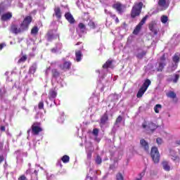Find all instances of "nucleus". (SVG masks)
Returning <instances> with one entry per match:
<instances>
[{"label":"nucleus","instance_id":"f257e3e1","mask_svg":"<svg viewBox=\"0 0 180 180\" xmlns=\"http://www.w3.org/2000/svg\"><path fill=\"white\" fill-rule=\"evenodd\" d=\"M32 23V16L28 15L25 18L22 22L19 25L18 24H12L11 26L10 32L13 34H20L26 32L29 29V25Z\"/></svg>","mask_w":180,"mask_h":180},{"label":"nucleus","instance_id":"f03ea898","mask_svg":"<svg viewBox=\"0 0 180 180\" xmlns=\"http://www.w3.org/2000/svg\"><path fill=\"white\" fill-rule=\"evenodd\" d=\"M109 68H113V60H108L105 62V63L103 65L102 70H96V72H98V86H101L102 84V79L106 77V74H108V71H109Z\"/></svg>","mask_w":180,"mask_h":180},{"label":"nucleus","instance_id":"7ed1b4c3","mask_svg":"<svg viewBox=\"0 0 180 180\" xmlns=\"http://www.w3.org/2000/svg\"><path fill=\"white\" fill-rule=\"evenodd\" d=\"M56 67H51V84L53 86L56 84V82L59 84L60 86H63V79H61L62 74L58 71Z\"/></svg>","mask_w":180,"mask_h":180},{"label":"nucleus","instance_id":"20e7f679","mask_svg":"<svg viewBox=\"0 0 180 180\" xmlns=\"http://www.w3.org/2000/svg\"><path fill=\"white\" fill-rule=\"evenodd\" d=\"M71 65H72V63H71L70 61H66L65 58H62L60 61H55L51 63V67H58L62 70V71L65 72L70 70Z\"/></svg>","mask_w":180,"mask_h":180},{"label":"nucleus","instance_id":"39448f33","mask_svg":"<svg viewBox=\"0 0 180 180\" xmlns=\"http://www.w3.org/2000/svg\"><path fill=\"white\" fill-rule=\"evenodd\" d=\"M16 158L17 167L23 165V157H27V152H24L22 149H18L14 152Z\"/></svg>","mask_w":180,"mask_h":180},{"label":"nucleus","instance_id":"423d86ee","mask_svg":"<svg viewBox=\"0 0 180 180\" xmlns=\"http://www.w3.org/2000/svg\"><path fill=\"white\" fill-rule=\"evenodd\" d=\"M141 9H143V2H139L134 4L131 12V18L134 19V18L140 16V14L141 13Z\"/></svg>","mask_w":180,"mask_h":180},{"label":"nucleus","instance_id":"0eeeda50","mask_svg":"<svg viewBox=\"0 0 180 180\" xmlns=\"http://www.w3.org/2000/svg\"><path fill=\"white\" fill-rule=\"evenodd\" d=\"M40 131H43V129L40 127V122H34L32 125V129L27 130V139H29V136H30V133H32V136H37Z\"/></svg>","mask_w":180,"mask_h":180},{"label":"nucleus","instance_id":"6e6552de","mask_svg":"<svg viewBox=\"0 0 180 180\" xmlns=\"http://www.w3.org/2000/svg\"><path fill=\"white\" fill-rule=\"evenodd\" d=\"M150 157L154 164H158V162H160V158H161V155L158 151V148L155 146L152 147L150 150Z\"/></svg>","mask_w":180,"mask_h":180},{"label":"nucleus","instance_id":"1a4fd4ad","mask_svg":"<svg viewBox=\"0 0 180 180\" xmlns=\"http://www.w3.org/2000/svg\"><path fill=\"white\" fill-rule=\"evenodd\" d=\"M158 128V126L153 122L145 121L142 124V129H145L146 131H155Z\"/></svg>","mask_w":180,"mask_h":180},{"label":"nucleus","instance_id":"9d476101","mask_svg":"<svg viewBox=\"0 0 180 180\" xmlns=\"http://www.w3.org/2000/svg\"><path fill=\"white\" fill-rule=\"evenodd\" d=\"M46 40L47 41H53L57 37H60V34L57 32V26L53 30H50L46 34Z\"/></svg>","mask_w":180,"mask_h":180},{"label":"nucleus","instance_id":"9b49d317","mask_svg":"<svg viewBox=\"0 0 180 180\" xmlns=\"http://www.w3.org/2000/svg\"><path fill=\"white\" fill-rule=\"evenodd\" d=\"M85 148L87 155V162H86V164H91V159L92 158V151H94V148H92V143L91 142H86Z\"/></svg>","mask_w":180,"mask_h":180},{"label":"nucleus","instance_id":"f8f14e48","mask_svg":"<svg viewBox=\"0 0 180 180\" xmlns=\"http://www.w3.org/2000/svg\"><path fill=\"white\" fill-rule=\"evenodd\" d=\"M134 54L136 58H139V60H142V58H144L146 54H147V51H144L142 47L140 46H136L134 49Z\"/></svg>","mask_w":180,"mask_h":180},{"label":"nucleus","instance_id":"ddd939ff","mask_svg":"<svg viewBox=\"0 0 180 180\" xmlns=\"http://www.w3.org/2000/svg\"><path fill=\"white\" fill-rule=\"evenodd\" d=\"M76 31L79 37H82L84 34H86V27L84 25V23L80 22L79 23Z\"/></svg>","mask_w":180,"mask_h":180},{"label":"nucleus","instance_id":"4468645a","mask_svg":"<svg viewBox=\"0 0 180 180\" xmlns=\"http://www.w3.org/2000/svg\"><path fill=\"white\" fill-rule=\"evenodd\" d=\"M57 86H55V87L50 89L49 93V102H54L56 101V98H57Z\"/></svg>","mask_w":180,"mask_h":180},{"label":"nucleus","instance_id":"2eb2a0df","mask_svg":"<svg viewBox=\"0 0 180 180\" xmlns=\"http://www.w3.org/2000/svg\"><path fill=\"white\" fill-rule=\"evenodd\" d=\"M113 9H115L120 15H123L126 6L120 2L115 3L112 5Z\"/></svg>","mask_w":180,"mask_h":180},{"label":"nucleus","instance_id":"dca6fc26","mask_svg":"<svg viewBox=\"0 0 180 180\" xmlns=\"http://www.w3.org/2000/svg\"><path fill=\"white\" fill-rule=\"evenodd\" d=\"M32 169H28L25 174L26 175H30L31 176V180H39L38 177H37V174H38V171L37 170H34V172H32Z\"/></svg>","mask_w":180,"mask_h":180},{"label":"nucleus","instance_id":"f3484780","mask_svg":"<svg viewBox=\"0 0 180 180\" xmlns=\"http://www.w3.org/2000/svg\"><path fill=\"white\" fill-rule=\"evenodd\" d=\"M145 72L147 74H149V75H153V74L155 72V68H154V65H153V63H148L145 67Z\"/></svg>","mask_w":180,"mask_h":180},{"label":"nucleus","instance_id":"a211bd4d","mask_svg":"<svg viewBox=\"0 0 180 180\" xmlns=\"http://www.w3.org/2000/svg\"><path fill=\"white\" fill-rule=\"evenodd\" d=\"M140 145H141V147L144 150V151H146V153H148V151L150 150V145L148 144V142H147V141H146L143 139H141Z\"/></svg>","mask_w":180,"mask_h":180},{"label":"nucleus","instance_id":"6ab92c4d","mask_svg":"<svg viewBox=\"0 0 180 180\" xmlns=\"http://www.w3.org/2000/svg\"><path fill=\"white\" fill-rule=\"evenodd\" d=\"M65 18L70 25H74L75 23V19L74 18V16H72V14L71 13L68 12L65 14Z\"/></svg>","mask_w":180,"mask_h":180},{"label":"nucleus","instance_id":"aec40b11","mask_svg":"<svg viewBox=\"0 0 180 180\" xmlns=\"http://www.w3.org/2000/svg\"><path fill=\"white\" fill-rule=\"evenodd\" d=\"M11 18H12V13L8 12V13H4L1 15V20H3V22H6V20H11Z\"/></svg>","mask_w":180,"mask_h":180},{"label":"nucleus","instance_id":"412c9836","mask_svg":"<svg viewBox=\"0 0 180 180\" xmlns=\"http://www.w3.org/2000/svg\"><path fill=\"white\" fill-rule=\"evenodd\" d=\"M117 129H119V124H115V125L113 126V127L110 133V136H112L113 141H115V137L116 135V131H117Z\"/></svg>","mask_w":180,"mask_h":180},{"label":"nucleus","instance_id":"4be33fe9","mask_svg":"<svg viewBox=\"0 0 180 180\" xmlns=\"http://www.w3.org/2000/svg\"><path fill=\"white\" fill-rule=\"evenodd\" d=\"M82 60V52L81 51H77L75 52V61L79 63Z\"/></svg>","mask_w":180,"mask_h":180},{"label":"nucleus","instance_id":"5701e85b","mask_svg":"<svg viewBox=\"0 0 180 180\" xmlns=\"http://www.w3.org/2000/svg\"><path fill=\"white\" fill-rule=\"evenodd\" d=\"M151 85V80L146 79L143 85L141 86V88H143L145 91H147V89H148V86Z\"/></svg>","mask_w":180,"mask_h":180},{"label":"nucleus","instance_id":"b1692460","mask_svg":"<svg viewBox=\"0 0 180 180\" xmlns=\"http://www.w3.org/2000/svg\"><path fill=\"white\" fill-rule=\"evenodd\" d=\"M172 61L174 63V64H179L180 61V54L179 53H176L172 57Z\"/></svg>","mask_w":180,"mask_h":180},{"label":"nucleus","instance_id":"393cba45","mask_svg":"<svg viewBox=\"0 0 180 180\" xmlns=\"http://www.w3.org/2000/svg\"><path fill=\"white\" fill-rule=\"evenodd\" d=\"M36 70H37V65L34 63L29 69L28 74L32 75V74H34L36 72Z\"/></svg>","mask_w":180,"mask_h":180},{"label":"nucleus","instance_id":"a878e982","mask_svg":"<svg viewBox=\"0 0 180 180\" xmlns=\"http://www.w3.org/2000/svg\"><path fill=\"white\" fill-rule=\"evenodd\" d=\"M162 165L165 171H171V166H169V163L168 162L163 161L162 162Z\"/></svg>","mask_w":180,"mask_h":180},{"label":"nucleus","instance_id":"bb28decb","mask_svg":"<svg viewBox=\"0 0 180 180\" xmlns=\"http://www.w3.org/2000/svg\"><path fill=\"white\" fill-rule=\"evenodd\" d=\"M149 30L152 32L155 35L158 34L157 29L155 28V24L150 23L149 24Z\"/></svg>","mask_w":180,"mask_h":180},{"label":"nucleus","instance_id":"cd10ccee","mask_svg":"<svg viewBox=\"0 0 180 180\" xmlns=\"http://www.w3.org/2000/svg\"><path fill=\"white\" fill-rule=\"evenodd\" d=\"M55 14L53 16H56L57 19H61V9L60 8H56L54 10Z\"/></svg>","mask_w":180,"mask_h":180},{"label":"nucleus","instance_id":"c85d7f7f","mask_svg":"<svg viewBox=\"0 0 180 180\" xmlns=\"http://www.w3.org/2000/svg\"><path fill=\"white\" fill-rule=\"evenodd\" d=\"M33 81V78H32V75L27 74L25 75V79H24V82L25 84H29Z\"/></svg>","mask_w":180,"mask_h":180},{"label":"nucleus","instance_id":"c756f323","mask_svg":"<svg viewBox=\"0 0 180 180\" xmlns=\"http://www.w3.org/2000/svg\"><path fill=\"white\" fill-rule=\"evenodd\" d=\"M109 117H108V114L105 113L101 119V124H106V122H108Z\"/></svg>","mask_w":180,"mask_h":180},{"label":"nucleus","instance_id":"7c9ffc66","mask_svg":"<svg viewBox=\"0 0 180 180\" xmlns=\"http://www.w3.org/2000/svg\"><path fill=\"white\" fill-rule=\"evenodd\" d=\"M146 91L143 87H141L136 94V98H142L143 95L146 93Z\"/></svg>","mask_w":180,"mask_h":180},{"label":"nucleus","instance_id":"2f4dec72","mask_svg":"<svg viewBox=\"0 0 180 180\" xmlns=\"http://www.w3.org/2000/svg\"><path fill=\"white\" fill-rule=\"evenodd\" d=\"M49 100L46 101V105L49 107V108H53V106H54V105H56V106H58V105H60V103H57V101L53 100V103L52 102H49Z\"/></svg>","mask_w":180,"mask_h":180},{"label":"nucleus","instance_id":"473e14b6","mask_svg":"<svg viewBox=\"0 0 180 180\" xmlns=\"http://www.w3.org/2000/svg\"><path fill=\"white\" fill-rule=\"evenodd\" d=\"M6 89L5 88H0V99L2 101L4 99L5 95H6Z\"/></svg>","mask_w":180,"mask_h":180},{"label":"nucleus","instance_id":"72a5a7b5","mask_svg":"<svg viewBox=\"0 0 180 180\" xmlns=\"http://www.w3.org/2000/svg\"><path fill=\"white\" fill-rule=\"evenodd\" d=\"M165 65H167L165 62H160L159 63V67L157 68V71L158 72L162 71V70H164V67H165Z\"/></svg>","mask_w":180,"mask_h":180},{"label":"nucleus","instance_id":"f704fd0d","mask_svg":"<svg viewBox=\"0 0 180 180\" xmlns=\"http://www.w3.org/2000/svg\"><path fill=\"white\" fill-rule=\"evenodd\" d=\"M142 25L141 24H139L138 25H136V28L134 29L133 34H139V33L140 32V30H141V27H142Z\"/></svg>","mask_w":180,"mask_h":180},{"label":"nucleus","instance_id":"c9c22d12","mask_svg":"<svg viewBox=\"0 0 180 180\" xmlns=\"http://www.w3.org/2000/svg\"><path fill=\"white\" fill-rule=\"evenodd\" d=\"M61 161L64 162V164H68L70 162V156L65 155L61 158Z\"/></svg>","mask_w":180,"mask_h":180},{"label":"nucleus","instance_id":"e433bc0d","mask_svg":"<svg viewBox=\"0 0 180 180\" xmlns=\"http://www.w3.org/2000/svg\"><path fill=\"white\" fill-rule=\"evenodd\" d=\"M88 25L89 27H91V29H96V27H98V24L92 20L89 22Z\"/></svg>","mask_w":180,"mask_h":180},{"label":"nucleus","instance_id":"4c0bfd02","mask_svg":"<svg viewBox=\"0 0 180 180\" xmlns=\"http://www.w3.org/2000/svg\"><path fill=\"white\" fill-rule=\"evenodd\" d=\"M39 33V27L37 26H34L31 30V34L32 36H36Z\"/></svg>","mask_w":180,"mask_h":180},{"label":"nucleus","instance_id":"58836bf2","mask_svg":"<svg viewBox=\"0 0 180 180\" xmlns=\"http://www.w3.org/2000/svg\"><path fill=\"white\" fill-rule=\"evenodd\" d=\"M167 96L168 98H172V99H175V98H176V94H175V92L174 91H169L167 94Z\"/></svg>","mask_w":180,"mask_h":180},{"label":"nucleus","instance_id":"ea45409f","mask_svg":"<svg viewBox=\"0 0 180 180\" xmlns=\"http://www.w3.org/2000/svg\"><path fill=\"white\" fill-rule=\"evenodd\" d=\"M166 4H167L166 0H159L158 1V5H159V6H161L162 8H164V6H165Z\"/></svg>","mask_w":180,"mask_h":180},{"label":"nucleus","instance_id":"a19ab883","mask_svg":"<svg viewBox=\"0 0 180 180\" xmlns=\"http://www.w3.org/2000/svg\"><path fill=\"white\" fill-rule=\"evenodd\" d=\"M162 108V105H161L160 104H157L154 107V110H155V113H160V110L158 109H161Z\"/></svg>","mask_w":180,"mask_h":180},{"label":"nucleus","instance_id":"79ce46f5","mask_svg":"<svg viewBox=\"0 0 180 180\" xmlns=\"http://www.w3.org/2000/svg\"><path fill=\"white\" fill-rule=\"evenodd\" d=\"M26 60H27V56H23L18 60V64H20V63H25Z\"/></svg>","mask_w":180,"mask_h":180},{"label":"nucleus","instance_id":"37998d69","mask_svg":"<svg viewBox=\"0 0 180 180\" xmlns=\"http://www.w3.org/2000/svg\"><path fill=\"white\" fill-rule=\"evenodd\" d=\"M161 22L162 23H167L168 22V17L167 15H162L161 17Z\"/></svg>","mask_w":180,"mask_h":180},{"label":"nucleus","instance_id":"c03bdc74","mask_svg":"<svg viewBox=\"0 0 180 180\" xmlns=\"http://www.w3.org/2000/svg\"><path fill=\"white\" fill-rule=\"evenodd\" d=\"M174 78H173V82L174 84H176V82H178V80L179 79V75L178 74H174Z\"/></svg>","mask_w":180,"mask_h":180},{"label":"nucleus","instance_id":"a18cd8bd","mask_svg":"<svg viewBox=\"0 0 180 180\" xmlns=\"http://www.w3.org/2000/svg\"><path fill=\"white\" fill-rule=\"evenodd\" d=\"M43 113L37 112L34 117V119H36V120H37L38 119H43Z\"/></svg>","mask_w":180,"mask_h":180},{"label":"nucleus","instance_id":"49530a36","mask_svg":"<svg viewBox=\"0 0 180 180\" xmlns=\"http://www.w3.org/2000/svg\"><path fill=\"white\" fill-rule=\"evenodd\" d=\"M104 12L106 15H110L111 18H116V15L112 14L110 11H108V9H105Z\"/></svg>","mask_w":180,"mask_h":180},{"label":"nucleus","instance_id":"de8ad7c7","mask_svg":"<svg viewBox=\"0 0 180 180\" xmlns=\"http://www.w3.org/2000/svg\"><path fill=\"white\" fill-rule=\"evenodd\" d=\"M147 19H148V15H145V17L143 18V19L141 20V22H139V24L144 25V23H146V20H147Z\"/></svg>","mask_w":180,"mask_h":180},{"label":"nucleus","instance_id":"09e8293b","mask_svg":"<svg viewBox=\"0 0 180 180\" xmlns=\"http://www.w3.org/2000/svg\"><path fill=\"white\" fill-rule=\"evenodd\" d=\"M96 163L99 165L102 163V158H101V156L97 155L96 158Z\"/></svg>","mask_w":180,"mask_h":180},{"label":"nucleus","instance_id":"8fccbe9b","mask_svg":"<svg viewBox=\"0 0 180 180\" xmlns=\"http://www.w3.org/2000/svg\"><path fill=\"white\" fill-rule=\"evenodd\" d=\"M176 68H178V63H172L171 71H175Z\"/></svg>","mask_w":180,"mask_h":180},{"label":"nucleus","instance_id":"3c124183","mask_svg":"<svg viewBox=\"0 0 180 180\" xmlns=\"http://www.w3.org/2000/svg\"><path fill=\"white\" fill-rule=\"evenodd\" d=\"M55 47L60 51L63 49V44L58 43L56 44Z\"/></svg>","mask_w":180,"mask_h":180},{"label":"nucleus","instance_id":"603ef678","mask_svg":"<svg viewBox=\"0 0 180 180\" xmlns=\"http://www.w3.org/2000/svg\"><path fill=\"white\" fill-rule=\"evenodd\" d=\"M51 51L53 54H57V53H60V51H58V49L56 46L53 47L52 49H51Z\"/></svg>","mask_w":180,"mask_h":180},{"label":"nucleus","instance_id":"864d4df0","mask_svg":"<svg viewBox=\"0 0 180 180\" xmlns=\"http://www.w3.org/2000/svg\"><path fill=\"white\" fill-rule=\"evenodd\" d=\"M44 108V103L43 101H40L38 104V109L41 110Z\"/></svg>","mask_w":180,"mask_h":180},{"label":"nucleus","instance_id":"5fc2aeb1","mask_svg":"<svg viewBox=\"0 0 180 180\" xmlns=\"http://www.w3.org/2000/svg\"><path fill=\"white\" fill-rule=\"evenodd\" d=\"M116 179L117 180H123V175L122 174V173H118L116 176Z\"/></svg>","mask_w":180,"mask_h":180},{"label":"nucleus","instance_id":"6e6d98bb","mask_svg":"<svg viewBox=\"0 0 180 180\" xmlns=\"http://www.w3.org/2000/svg\"><path fill=\"white\" fill-rule=\"evenodd\" d=\"M122 120H123V118L122 117V116L119 115L116 120L115 124H119V123H120Z\"/></svg>","mask_w":180,"mask_h":180},{"label":"nucleus","instance_id":"4d7b16f0","mask_svg":"<svg viewBox=\"0 0 180 180\" xmlns=\"http://www.w3.org/2000/svg\"><path fill=\"white\" fill-rule=\"evenodd\" d=\"M58 123H64V116L61 115V116L58 119Z\"/></svg>","mask_w":180,"mask_h":180},{"label":"nucleus","instance_id":"13d9d810","mask_svg":"<svg viewBox=\"0 0 180 180\" xmlns=\"http://www.w3.org/2000/svg\"><path fill=\"white\" fill-rule=\"evenodd\" d=\"M156 143L158 144V146H161V144H162V139L157 138Z\"/></svg>","mask_w":180,"mask_h":180},{"label":"nucleus","instance_id":"bf43d9fd","mask_svg":"<svg viewBox=\"0 0 180 180\" xmlns=\"http://www.w3.org/2000/svg\"><path fill=\"white\" fill-rule=\"evenodd\" d=\"M4 12H5V8L4 6H2V4H0V16L2 15V13H4Z\"/></svg>","mask_w":180,"mask_h":180},{"label":"nucleus","instance_id":"052dcab7","mask_svg":"<svg viewBox=\"0 0 180 180\" xmlns=\"http://www.w3.org/2000/svg\"><path fill=\"white\" fill-rule=\"evenodd\" d=\"M93 134L94 135V136H98V134H99V130L98 129H94V130H93Z\"/></svg>","mask_w":180,"mask_h":180},{"label":"nucleus","instance_id":"680f3d73","mask_svg":"<svg viewBox=\"0 0 180 180\" xmlns=\"http://www.w3.org/2000/svg\"><path fill=\"white\" fill-rule=\"evenodd\" d=\"M6 157V155L5 154L0 155V164L5 160Z\"/></svg>","mask_w":180,"mask_h":180},{"label":"nucleus","instance_id":"e2e57ef3","mask_svg":"<svg viewBox=\"0 0 180 180\" xmlns=\"http://www.w3.org/2000/svg\"><path fill=\"white\" fill-rule=\"evenodd\" d=\"M51 68H51V67L48 68L46 70V71H45V75H46V77L49 76V73L50 72V70H51Z\"/></svg>","mask_w":180,"mask_h":180},{"label":"nucleus","instance_id":"0e129e2a","mask_svg":"<svg viewBox=\"0 0 180 180\" xmlns=\"http://www.w3.org/2000/svg\"><path fill=\"white\" fill-rule=\"evenodd\" d=\"M147 169V168H145L144 169H143V171L141 172V173H140V174H139V176H141V178L139 179H141V178H143V176H144V175H145V174H146V170Z\"/></svg>","mask_w":180,"mask_h":180},{"label":"nucleus","instance_id":"69168bd1","mask_svg":"<svg viewBox=\"0 0 180 180\" xmlns=\"http://www.w3.org/2000/svg\"><path fill=\"white\" fill-rule=\"evenodd\" d=\"M81 4H82V1H81V0H77L76 1V5H77V6H78V8H81Z\"/></svg>","mask_w":180,"mask_h":180},{"label":"nucleus","instance_id":"338daca9","mask_svg":"<svg viewBox=\"0 0 180 180\" xmlns=\"http://www.w3.org/2000/svg\"><path fill=\"white\" fill-rule=\"evenodd\" d=\"M56 165H57V167H60V168H63V164L61 163V160H60L57 161Z\"/></svg>","mask_w":180,"mask_h":180},{"label":"nucleus","instance_id":"774afa93","mask_svg":"<svg viewBox=\"0 0 180 180\" xmlns=\"http://www.w3.org/2000/svg\"><path fill=\"white\" fill-rule=\"evenodd\" d=\"M18 180H27V178L25 175L20 176Z\"/></svg>","mask_w":180,"mask_h":180}]
</instances>
